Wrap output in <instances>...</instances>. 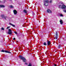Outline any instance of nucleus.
<instances>
[{
  "label": "nucleus",
  "mask_w": 66,
  "mask_h": 66,
  "mask_svg": "<svg viewBox=\"0 0 66 66\" xmlns=\"http://www.w3.org/2000/svg\"><path fill=\"white\" fill-rule=\"evenodd\" d=\"M50 43H51V41H47V46H49L50 45Z\"/></svg>",
  "instance_id": "8"
},
{
  "label": "nucleus",
  "mask_w": 66,
  "mask_h": 66,
  "mask_svg": "<svg viewBox=\"0 0 66 66\" xmlns=\"http://www.w3.org/2000/svg\"><path fill=\"white\" fill-rule=\"evenodd\" d=\"M15 39H16V38H14L13 39V40H15Z\"/></svg>",
  "instance_id": "28"
},
{
  "label": "nucleus",
  "mask_w": 66,
  "mask_h": 66,
  "mask_svg": "<svg viewBox=\"0 0 66 66\" xmlns=\"http://www.w3.org/2000/svg\"><path fill=\"white\" fill-rule=\"evenodd\" d=\"M60 22L61 24H63V22L62 20H60Z\"/></svg>",
  "instance_id": "10"
},
{
  "label": "nucleus",
  "mask_w": 66,
  "mask_h": 66,
  "mask_svg": "<svg viewBox=\"0 0 66 66\" xmlns=\"http://www.w3.org/2000/svg\"><path fill=\"white\" fill-rule=\"evenodd\" d=\"M13 13L14 15H16L17 13V11L16 10H14L13 11Z\"/></svg>",
  "instance_id": "7"
},
{
  "label": "nucleus",
  "mask_w": 66,
  "mask_h": 66,
  "mask_svg": "<svg viewBox=\"0 0 66 66\" xmlns=\"http://www.w3.org/2000/svg\"><path fill=\"white\" fill-rule=\"evenodd\" d=\"M9 1H12V0H9Z\"/></svg>",
  "instance_id": "33"
},
{
  "label": "nucleus",
  "mask_w": 66,
  "mask_h": 66,
  "mask_svg": "<svg viewBox=\"0 0 66 66\" xmlns=\"http://www.w3.org/2000/svg\"><path fill=\"white\" fill-rule=\"evenodd\" d=\"M43 45H44V46H46V45H47V44H46V43L45 42H44L43 43Z\"/></svg>",
  "instance_id": "19"
},
{
  "label": "nucleus",
  "mask_w": 66,
  "mask_h": 66,
  "mask_svg": "<svg viewBox=\"0 0 66 66\" xmlns=\"http://www.w3.org/2000/svg\"><path fill=\"white\" fill-rule=\"evenodd\" d=\"M25 65H28V63H27V62H26L25 63Z\"/></svg>",
  "instance_id": "26"
},
{
  "label": "nucleus",
  "mask_w": 66,
  "mask_h": 66,
  "mask_svg": "<svg viewBox=\"0 0 66 66\" xmlns=\"http://www.w3.org/2000/svg\"><path fill=\"white\" fill-rule=\"evenodd\" d=\"M9 31L8 32V33L9 35H11L12 34V31L11 29H9L8 30Z\"/></svg>",
  "instance_id": "4"
},
{
  "label": "nucleus",
  "mask_w": 66,
  "mask_h": 66,
  "mask_svg": "<svg viewBox=\"0 0 66 66\" xmlns=\"http://www.w3.org/2000/svg\"><path fill=\"white\" fill-rule=\"evenodd\" d=\"M17 43H18V41H16Z\"/></svg>",
  "instance_id": "34"
},
{
  "label": "nucleus",
  "mask_w": 66,
  "mask_h": 66,
  "mask_svg": "<svg viewBox=\"0 0 66 66\" xmlns=\"http://www.w3.org/2000/svg\"><path fill=\"white\" fill-rule=\"evenodd\" d=\"M28 66H32V64L31 63H29Z\"/></svg>",
  "instance_id": "17"
},
{
  "label": "nucleus",
  "mask_w": 66,
  "mask_h": 66,
  "mask_svg": "<svg viewBox=\"0 0 66 66\" xmlns=\"http://www.w3.org/2000/svg\"><path fill=\"white\" fill-rule=\"evenodd\" d=\"M60 3H61V4H63V3L62 2H60Z\"/></svg>",
  "instance_id": "22"
},
{
  "label": "nucleus",
  "mask_w": 66,
  "mask_h": 66,
  "mask_svg": "<svg viewBox=\"0 0 66 66\" xmlns=\"http://www.w3.org/2000/svg\"><path fill=\"white\" fill-rule=\"evenodd\" d=\"M44 2H45L46 3H49V1H48V0H46Z\"/></svg>",
  "instance_id": "14"
},
{
  "label": "nucleus",
  "mask_w": 66,
  "mask_h": 66,
  "mask_svg": "<svg viewBox=\"0 0 66 66\" xmlns=\"http://www.w3.org/2000/svg\"><path fill=\"white\" fill-rule=\"evenodd\" d=\"M16 32L15 31V32H14V33H16Z\"/></svg>",
  "instance_id": "32"
},
{
  "label": "nucleus",
  "mask_w": 66,
  "mask_h": 66,
  "mask_svg": "<svg viewBox=\"0 0 66 66\" xmlns=\"http://www.w3.org/2000/svg\"><path fill=\"white\" fill-rule=\"evenodd\" d=\"M12 24H11V23H10V24H11V25H12Z\"/></svg>",
  "instance_id": "31"
},
{
  "label": "nucleus",
  "mask_w": 66,
  "mask_h": 66,
  "mask_svg": "<svg viewBox=\"0 0 66 66\" xmlns=\"http://www.w3.org/2000/svg\"><path fill=\"white\" fill-rule=\"evenodd\" d=\"M11 25L12 26V27H15V25L13 24H12Z\"/></svg>",
  "instance_id": "20"
},
{
  "label": "nucleus",
  "mask_w": 66,
  "mask_h": 66,
  "mask_svg": "<svg viewBox=\"0 0 66 66\" xmlns=\"http://www.w3.org/2000/svg\"><path fill=\"white\" fill-rule=\"evenodd\" d=\"M66 5L63 4L62 5H59V9H61L63 10L66 9Z\"/></svg>",
  "instance_id": "1"
},
{
  "label": "nucleus",
  "mask_w": 66,
  "mask_h": 66,
  "mask_svg": "<svg viewBox=\"0 0 66 66\" xmlns=\"http://www.w3.org/2000/svg\"><path fill=\"white\" fill-rule=\"evenodd\" d=\"M62 47V46H61V45H58V46H57V47L58 49H60V48Z\"/></svg>",
  "instance_id": "9"
},
{
  "label": "nucleus",
  "mask_w": 66,
  "mask_h": 66,
  "mask_svg": "<svg viewBox=\"0 0 66 66\" xmlns=\"http://www.w3.org/2000/svg\"><path fill=\"white\" fill-rule=\"evenodd\" d=\"M32 13L33 14V15H35V14H34V13H33V12H32Z\"/></svg>",
  "instance_id": "30"
},
{
  "label": "nucleus",
  "mask_w": 66,
  "mask_h": 66,
  "mask_svg": "<svg viewBox=\"0 0 66 66\" xmlns=\"http://www.w3.org/2000/svg\"><path fill=\"white\" fill-rule=\"evenodd\" d=\"M1 17H2V18H4L6 20V18H7V17L6 16H5L4 15L2 14L1 15Z\"/></svg>",
  "instance_id": "5"
},
{
  "label": "nucleus",
  "mask_w": 66,
  "mask_h": 66,
  "mask_svg": "<svg viewBox=\"0 0 66 66\" xmlns=\"http://www.w3.org/2000/svg\"><path fill=\"white\" fill-rule=\"evenodd\" d=\"M65 9H64L63 10V12H64V13H66V10Z\"/></svg>",
  "instance_id": "21"
},
{
  "label": "nucleus",
  "mask_w": 66,
  "mask_h": 66,
  "mask_svg": "<svg viewBox=\"0 0 66 66\" xmlns=\"http://www.w3.org/2000/svg\"><path fill=\"white\" fill-rule=\"evenodd\" d=\"M1 29L2 30H4V28H1Z\"/></svg>",
  "instance_id": "24"
},
{
  "label": "nucleus",
  "mask_w": 66,
  "mask_h": 66,
  "mask_svg": "<svg viewBox=\"0 0 66 66\" xmlns=\"http://www.w3.org/2000/svg\"><path fill=\"white\" fill-rule=\"evenodd\" d=\"M58 33L59 32L56 31V34L54 35V37L55 38L56 40H57V37H58Z\"/></svg>",
  "instance_id": "3"
},
{
  "label": "nucleus",
  "mask_w": 66,
  "mask_h": 66,
  "mask_svg": "<svg viewBox=\"0 0 66 66\" xmlns=\"http://www.w3.org/2000/svg\"><path fill=\"white\" fill-rule=\"evenodd\" d=\"M10 7L11 8H14V6H12V5H11L10 6Z\"/></svg>",
  "instance_id": "18"
},
{
  "label": "nucleus",
  "mask_w": 66,
  "mask_h": 66,
  "mask_svg": "<svg viewBox=\"0 0 66 66\" xmlns=\"http://www.w3.org/2000/svg\"><path fill=\"white\" fill-rule=\"evenodd\" d=\"M19 57L20 58L21 60H23V62H26V59H25L24 57L22 56H20Z\"/></svg>",
  "instance_id": "2"
},
{
  "label": "nucleus",
  "mask_w": 66,
  "mask_h": 66,
  "mask_svg": "<svg viewBox=\"0 0 66 66\" xmlns=\"http://www.w3.org/2000/svg\"><path fill=\"white\" fill-rule=\"evenodd\" d=\"M0 7L1 8L2 7H5V6L3 5H0Z\"/></svg>",
  "instance_id": "11"
},
{
  "label": "nucleus",
  "mask_w": 66,
  "mask_h": 66,
  "mask_svg": "<svg viewBox=\"0 0 66 66\" xmlns=\"http://www.w3.org/2000/svg\"><path fill=\"white\" fill-rule=\"evenodd\" d=\"M10 28V27H8L7 28V29H9V28Z\"/></svg>",
  "instance_id": "25"
},
{
  "label": "nucleus",
  "mask_w": 66,
  "mask_h": 66,
  "mask_svg": "<svg viewBox=\"0 0 66 66\" xmlns=\"http://www.w3.org/2000/svg\"><path fill=\"white\" fill-rule=\"evenodd\" d=\"M6 53H11V52H10V51H5Z\"/></svg>",
  "instance_id": "12"
},
{
  "label": "nucleus",
  "mask_w": 66,
  "mask_h": 66,
  "mask_svg": "<svg viewBox=\"0 0 66 66\" xmlns=\"http://www.w3.org/2000/svg\"><path fill=\"white\" fill-rule=\"evenodd\" d=\"M47 13H52V11L50 9H47Z\"/></svg>",
  "instance_id": "6"
},
{
  "label": "nucleus",
  "mask_w": 66,
  "mask_h": 66,
  "mask_svg": "<svg viewBox=\"0 0 66 66\" xmlns=\"http://www.w3.org/2000/svg\"><path fill=\"white\" fill-rule=\"evenodd\" d=\"M23 12H24L25 13H26V14H27V10H23Z\"/></svg>",
  "instance_id": "15"
},
{
  "label": "nucleus",
  "mask_w": 66,
  "mask_h": 66,
  "mask_svg": "<svg viewBox=\"0 0 66 66\" xmlns=\"http://www.w3.org/2000/svg\"><path fill=\"white\" fill-rule=\"evenodd\" d=\"M60 16V17H63V15L62 14H61Z\"/></svg>",
  "instance_id": "23"
},
{
  "label": "nucleus",
  "mask_w": 66,
  "mask_h": 66,
  "mask_svg": "<svg viewBox=\"0 0 66 66\" xmlns=\"http://www.w3.org/2000/svg\"><path fill=\"white\" fill-rule=\"evenodd\" d=\"M52 2V1L51 0L50 1V3H51Z\"/></svg>",
  "instance_id": "27"
},
{
  "label": "nucleus",
  "mask_w": 66,
  "mask_h": 66,
  "mask_svg": "<svg viewBox=\"0 0 66 66\" xmlns=\"http://www.w3.org/2000/svg\"><path fill=\"white\" fill-rule=\"evenodd\" d=\"M6 51L4 50H2L1 51V52H5V51Z\"/></svg>",
  "instance_id": "16"
},
{
  "label": "nucleus",
  "mask_w": 66,
  "mask_h": 66,
  "mask_svg": "<svg viewBox=\"0 0 66 66\" xmlns=\"http://www.w3.org/2000/svg\"><path fill=\"white\" fill-rule=\"evenodd\" d=\"M15 34H17V32H15Z\"/></svg>",
  "instance_id": "29"
},
{
  "label": "nucleus",
  "mask_w": 66,
  "mask_h": 66,
  "mask_svg": "<svg viewBox=\"0 0 66 66\" xmlns=\"http://www.w3.org/2000/svg\"><path fill=\"white\" fill-rule=\"evenodd\" d=\"M48 3H44V5L45 6H48Z\"/></svg>",
  "instance_id": "13"
}]
</instances>
